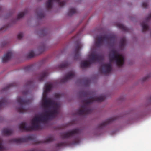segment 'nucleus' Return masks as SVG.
Instances as JSON below:
<instances>
[{
  "mask_svg": "<svg viewBox=\"0 0 151 151\" xmlns=\"http://www.w3.org/2000/svg\"><path fill=\"white\" fill-rule=\"evenodd\" d=\"M52 86V83L50 84H46L44 87V93L47 94L48 92L51 90Z\"/></svg>",
  "mask_w": 151,
  "mask_h": 151,
  "instance_id": "a211bd4d",
  "label": "nucleus"
},
{
  "mask_svg": "<svg viewBox=\"0 0 151 151\" xmlns=\"http://www.w3.org/2000/svg\"><path fill=\"white\" fill-rule=\"evenodd\" d=\"M23 36L22 33V32H20L18 35L17 37L19 39H21L22 38Z\"/></svg>",
  "mask_w": 151,
  "mask_h": 151,
  "instance_id": "2f4dec72",
  "label": "nucleus"
},
{
  "mask_svg": "<svg viewBox=\"0 0 151 151\" xmlns=\"http://www.w3.org/2000/svg\"><path fill=\"white\" fill-rule=\"evenodd\" d=\"M80 93L83 94L84 97H88L82 101L83 104L81 106V108L77 110L76 114L87 115L91 113L93 110L90 107V104L94 101H102L106 98L105 96H104L97 97L91 95V93L86 92L82 91L80 92Z\"/></svg>",
  "mask_w": 151,
  "mask_h": 151,
  "instance_id": "f03ea898",
  "label": "nucleus"
},
{
  "mask_svg": "<svg viewBox=\"0 0 151 151\" xmlns=\"http://www.w3.org/2000/svg\"><path fill=\"white\" fill-rule=\"evenodd\" d=\"M111 69V63L103 64L99 68V70L100 72L104 74H106L110 72Z\"/></svg>",
  "mask_w": 151,
  "mask_h": 151,
  "instance_id": "6e6552de",
  "label": "nucleus"
},
{
  "mask_svg": "<svg viewBox=\"0 0 151 151\" xmlns=\"http://www.w3.org/2000/svg\"><path fill=\"white\" fill-rule=\"evenodd\" d=\"M89 61H86L81 63V66L82 68L89 66L92 63L96 61H99L104 59L102 55L96 54L95 52L91 53L89 55Z\"/></svg>",
  "mask_w": 151,
  "mask_h": 151,
  "instance_id": "39448f33",
  "label": "nucleus"
},
{
  "mask_svg": "<svg viewBox=\"0 0 151 151\" xmlns=\"http://www.w3.org/2000/svg\"><path fill=\"white\" fill-rule=\"evenodd\" d=\"M8 101L6 98H3L0 99V108L4 107L5 105L8 104Z\"/></svg>",
  "mask_w": 151,
  "mask_h": 151,
  "instance_id": "6ab92c4d",
  "label": "nucleus"
},
{
  "mask_svg": "<svg viewBox=\"0 0 151 151\" xmlns=\"http://www.w3.org/2000/svg\"><path fill=\"white\" fill-rule=\"evenodd\" d=\"M105 40L108 44L113 46L115 44L116 38L114 35H105L103 36H100L96 39L95 45L97 47H100L103 44L104 40Z\"/></svg>",
  "mask_w": 151,
  "mask_h": 151,
  "instance_id": "7ed1b4c3",
  "label": "nucleus"
},
{
  "mask_svg": "<svg viewBox=\"0 0 151 151\" xmlns=\"http://www.w3.org/2000/svg\"><path fill=\"white\" fill-rule=\"evenodd\" d=\"M15 86L16 84L15 83H12L9 84H8L6 87L4 88L3 89V91H6L10 87H11L14 86Z\"/></svg>",
  "mask_w": 151,
  "mask_h": 151,
  "instance_id": "a878e982",
  "label": "nucleus"
},
{
  "mask_svg": "<svg viewBox=\"0 0 151 151\" xmlns=\"http://www.w3.org/2000/svg\"><path fill=\"white\" fill-rule=\"evenodd\" d=\"M150 77V75H147V76H146L145 77H144V78H143L142 79V81H146L147 79Z\"/></svg>",
  "mask_w": 151,
  "mask_h": 151,
  "instance_id": "473e14b6",
  "label": "nucleus"
},
{
  "mask_svg": "<svg viewBox=\"0 0 151 151\" xmlns=\"http://www.w3.org/2000/svg\"><path fill=\"white\" fill-rule=\"evenodd\" d=\"M33 139V137L32 136L29 135L24 138L18 139L14 138L12 139V141L17 143H20L26 142L29 140H32Z\"/></svg>",
  "mask_w": 151,
  "mask_h": 151,
  "instance_id": "9d476101",
  "label": "nucleus"
},
{
  "mask_svg": "<svg viewBox=\"0 0 151 151\" xmlns=\"http://www.w3.org/2000/svg\"><path fill=\"white\" fill-rule=\"evenodd\" d=\"M69 144L66 142H61L56 144V147H61L64 146H68Z\"/></svg>",
  "mask_w": 151,
  "mask_h": 151,
  "instance_id": "412c9836",
  "label": "nucleus"
},
{
  "mask_svg": "<svg viewBox=\"0 0 151 151\" xmlns=\"http://www.w3.org/2000/svg\"><path fill=\"white\" fill-rule=\"evenodd\" d=\"M81 132V130L78 128L75 129L67 132L63 133L61 134V136L63 139L68 138L73 136L74 134H79Z\"/></svg>",
  "mask_w": 151,
  "mask_h": 151,
  "instance_id": "0eeeda50",
  "label": "nucleus"
},
{
  "mask_svg": "<svg viewBox=\"0 0 151 151\" xmlns=\"http://www.w3.org/2000/svg\"><path fill=\"white\" fill-rule=\"evenodd\" d=\"M78 143V142L77 141V142H75V144Z\"/></svg>",
  "mask_w": 151,
  "mask_h": 151,
  "instance_id": "58836bf2",
  "label": "nucleus"
},
{
  "mask_svg": "<svg viewBox=\"0 0 151 151\" xmlns=\"http://www.w3.org/2000/svg\"><path fill=\"white\" fill-rule=\"evenodd\" d=\"M69 66V64L67 62H64L62 63L58 66V67L60 68H65Z\"/></svg>",
  "mask_w": 151,
  "mask_h": 151,
  "instance_id": "4be33fe9",
  "label": "nucleus"
},
{
  "mask_svg": "<svg viewBox=\"0 0 151 151\" xmlns=\"http://www.w3.org/2000/svg\"><path fill=\"white\" fill-rule=\"evenodd\" d=\"M75 76L74 73L70 72L67 74L61 80L62 82H65L72 79Z\"/></svg>",
  "mask_w": 151,
  "mask_h": 151,
  "instance_id": "ddd939ff",
  "label": "nucleus"
},
{
  "mask_svg": "<svg viewBox=\"0 0 151 151\" xmlns=\"http://www.w3.org/2000/svg\"><path fill=\"white\" fill-rule=\"evenodd\" d=\"M87 83H90L89 81H87Z\"/></svg>",
  "mask_w": 151,
  "mask_h": 151,
  "instance_id": "ea45409f",
  "label": "nucleus"
},
{
  "mask_svg": "<svg viewBox=\"0 0 151 151\" xmlns=\"http://www.w3.org/2000/svg\"><path fill=\"white\" fill-rule=\"evenodd\" d=\"M2 139L1 138H0V151H3L5 150V148L2 145Z\"/></svg>",
  "mask_w": 151,
  "mask_h": 151,
  "instance_id": "c85d7f7f",
  "label": "nucleus"
},
{
  "mask_svg": "<svg viewBox=\"0 0 151 151\" xmlns=\"http://www.w3.org/2000/svg\"><path fill=\"white\" fill-rule=\"evenodd\" d=\"M29 83L28 84V85H30L32 83V81H28Z\"/></svg>",
  "mask_w": 151,
  "mask_h": 151,
  "instance_id": "e433bc0d",
  "label": "nucleus"
},
{
  "mask_svg": "<svg viewBox=\"0 0 151 151\" xmlns=\"http://www.w3.org/2000/svg\"><path fill=\"white\" fill-rule=\"evenodd\" d=\"M150 101L151 102V96L150 97Z\"/></svg>",
  "mask_w": 151,
  "mask_h": 151,
  "instance_id": "4c0bfd02",
  "label": "nucleus"
},
{
  "mask_svg": "<svg viewBox=\"0 0 151 151\" xmlns=\"http://www.w3.org/2000/svg\"><path fill=\"white\" fill-rule=\"evenodd\" d=\"M27 13V10H25L24 12H21L18 15L17 19H20L21 18L23 17L25 14Z\"/></svg>",
  "mask_w": 151,
  "mask_h": 151,
  "instance_id": "393cba45",
  "label": "nucleus"
},
{
  "mask_svg": "<svg viewBox=\"0 0 151 151\" xmlns=\"http://www.w3.org/2000/svg\"><path fill=\"white\" fill-rule=\"evenodd\" d=\"M37 16L39 18H41L44 16V14L42 12H40L37 13Z\"/></svg>",
  "mask_w": 151,
  "mask_h": 151,
  "instance_id": "7c9ffc66",
  "label": "nucleus"
},
{
  "mask_svg": "<svg viewBox=\"0 0 151 151\" xmlns=\"http://www.w3.org/2000/svg\"><path fill=\"white\" fill-rule=\"evenodd\" d=\"M48 74V70H44L37 76V78L40 81H43Z\"/></svg>",
  "mask_w": 151,
  "mask_h": 151,
  "instance_id": "4468645a",
  "label": "nucleus"
},
{
  "mask_svg": "<svg viewBox=\"0 0 151 151\" xmlns=\"http://www.w3.org/2000/svg\"><path fill=\"white\" fill-rule=\"evenodd\" d=\"M1 30H2V29H0Z\"/></svg>",
  "mask_w": 151,
  "mask_h": 151,
  "instance_id": "79ce46f5",
  "label": "nucleus"
},
{
  "mask_svg": "<svg viewBox=\"0 0 151 151\" xmlns=\"http://www.w3.org/2000/svg\"><path fill=\"white\" fill-rule=\"evenodd\" d=\"M60 0H48L46 3V6L48 9H49L52 8V4L53 1H56L58 3L59 5L61 7L64 6L66 3L65 0L62 2H60Z\"/></svg>",
  "mask_w": 151,
  "mask_h": 151,
  "instance_id": "1a4fd4ad",
  "label": "nucleus"
},
{
  "mask_svg": "<svg viewBox=\"0 0 151 151\" xmlns=\"http://www.w3.org/2000/svg\"><path fill=\"white\" fill-rule=\"evenodd\" d=\"M17 101L20 105V107L17 109V111L20 113L27 112L28 109L26 108V105L30 102V101L23 99L21 97H18Z\"/></svg>",
  "mask_w": 151,
  "mask_h": 151,
  "instance_id": "423d86ee",
  "label": "nucleus"
},
{
  "mask_svg": "<svg viewBox=\"0 0 151 151\" xmlns=\"http://www.w3.org/2000/svg\"><path fill=\"white\" fill-rule=\"evenodd\" d=\"M142 6L144 8H146L147 6V4L146 3L144 2L142 3Z\"/></svg>",
  "mask_w": 151,
  "mask_h": 151,
  "instance_id": "72a5a7b5",
  "label": "nucleus"
},
{
  "mask_svg": "<svg viewBox=\"0 0 151 151\" xmlns=\"http://www.w3.org/2000/svg\"><path fill=\"white\" fill-rule=\"evenodd\" d=\"M33 65H31L26 66L24 68V70L26 71H27L30 70L33 67Z\"/></svg>",
  "mask_w": 151,
  "mask_h": 151,
  "instance_id": "c756f323",
  "label": "nucleus"
},
{
  "mask_svg": "<svg viewBox=\"0 0 151 151\" xmlns=\"http://www.w3.org/2000/svg\"><path fill=\"white\" fill-rule=\"evenodd\" d=\"M1 7H0V10H1Z\"/></svg>",
  "mask_w": 151,
  "mask_h": 151,
  "instance_id": "a19ab883",
  "label": "nucleus"
},
{
  "mask_svg": "<svg viewBox=\"0 0 151 151\" xmlns=\"http://www.w3.org/2000/svg\"><path fill=\"white\" fill-rule=\"evenodd\" d=\"M109 58L110 63L115 61L117 65L119 67L122 65L124 63V56L115 50H111L109 55Z\"/></svg>",
  "mask_w": 151,
  "mask_h": 151,
  "instance_id": "20e7f679",
  "label": "nucleus"
},
{
  "mask_svg": "<svg viewBox=\"0 0 151 151\" xmlns=\"http://www.w3.org/2000/svg\"><path fill=\"white\" fill-rule=\"evenodd\" d=\"M141 25L142 27L143 32H144L148 29V26L146 22H142L141 23Z\"/></svg>",
  "mask_w": 151,
  "mask_h": 151,
  "instance_id": "5701e85b",
  "label": "nucleus"
},
{
  "mask_svg": "<svg viewBox=\"0 0 151 151\" xmlns=\"http://www.w3.org/2000/svg\"><path fill=\"white\" fill-rule=\"evenodd\" d=\"M116 118L115 117L111 118L106 119L105 121L103 122L98 126V128L99 129H102L104 127L108 124L111 123L112 122L115 120Z\"/></svg>",
  "mask_w": 151,
  "mask_h": 151,
  "instance_id": "9b49d317",
  "label": "nucleus"
},
{
  "mask_svg": "<svg viewBox=\"0 0 151 151\" xmlns=\"http://www.w3.org/2000/svg\"><path fill=\"white\" fill-rule=\"evenodd\" d=\"M35 55V53L33 50H31L28 54L27 55V58H33Z\"/></svg>",
  "mask_w": 151,
  "mask_h": 151,
  "instance_id": "cd10ccee",
  "label": "nucleus"
},
{
  "mask_svg": "<svg viewBox=\"0 0 151 151\" xmlns=\"http://www.w3.org/2000/svg\"><path fill=\"white\" fill-rule=\"evenodd\" d=\"M151 18V14L149 15L148 17L146 18V22L148 21Z\"/></svg>",
  "mask_w": 151,
  "mask_h": 151,
  "instance_id": "f704fd0d",
  "label": "nucleus"
},
{
  "mask_svg": "<svg viewBox=\"0 0 151 151\" xmlns=\"http://www.w3.org/2000/svg\"><path fill=\"white\" fill-rule=\"evenodd\" d=\"M81 47V45L80 42L77 43L76 46L75 50L74 58L77 60L80 58V54L79 52V50Z\"/></svg>",
  "mask_w": 151,
  "mask_h": 151,
  "instance_id": "f8f14e48",
  "label": "nucleus"
},
{
  "mask_svg": "<svg viewBox=\"0 0 151 151\" xmlns=\"http://www.w3.org/2000/svg\"><path fill=\"white\" fill-rule=\"evenodd\" d=\"M12 52L11 51H10L8 52L2 58V62L4 63L9 60L12 57Z\"/></svg>",
  "mask_w": 151,
  "mask_h": 151,
  "instance_id": "2eb2a0df",
  "label": "nucleus"
},
{
  "mask_svg": "<svg viewBox=\"0 0 151 151\" xmlns=\"http://www.w3.org/2000/svg\"><path fill=\"white\" fill-rule=\"evenodd\" d=\"M126 42V39L125 37L122 38L120 42V46L121 47H123Z\"/></svg>",
  "mask_w": 151,
  "mask_h": 151,
  "instance_id": "bb28decb",
  "label": "nucleus"
},
{
  "mask_svg": "<svg viewBox=\"0 0 151 151\" xmlns=\"http://www.w3.org/2000/svg\"><path fill=\"white\" fill-rule=\"evenodd\" d=\"M116 26L118 28L123 31H128V29L127 28L124 26V25L121 23L117 24Z\"/></svg>",
  "mask_w": 151,
  "mask_h": 151,
  "instance_id": "aec40b11",
  "label": "nucleus"
},
{
  "mask_svg": "<svg viewBox=\"0 0 151 151\" xmlns=\"http://www.w3.org/2000/svg\"><path fill=\"white\" fill-rule=\"evenodd\" d=\"M13 130L11 129L4 128L2 130V134L5 135H10L12 134Z\"/></svg>",
  "mask_w": 151,
  "mask_h": 151,
  "instance_id": "dca6fc26",
  "label": "nucleus"
},
{
  "mask_svg": "<svg viewBox=\"0 0 151 151\" xmlns=\"http://www.w3.org/2000/svg\"><path fill=\"white\" fill-rule=\"evenodd\" d=\"M28 92L27 91H25V92H23V94H24L26 95L28 94Z\"/></svg>",
  "mask_w": 151,
  "mask_h": 151,
  "instance_id": "c9c22d12",
  "label": "nucleus"
},
{
  "mask_svg": "<svg viewBox=\"0 0 151 151\" xmlns=\"http://www.w3.org/2000/svg\"><path fill=\"white\" fill-rule=\"evenodd\" d=\"M76 11L75 8H72L70 9L68 14L69 16H71L76 13Z\"/></svg>",
  "mask_w": 151,
  "mask_h": 151,
  "instance_id": "b1692460",
  "label": "nucleus"
},
{
  "mask_svg": "<svg viewBox=\"0 0 151 151\" xmlns=\"http://www.w3.org/2000/svg\"><path fill=\"white\" fill-rule=\"evenodd\" d=\"M54 140V137L53 136H50L48 137L43 141H37L36 142V144H38L42 143H49L50 142L53 141Z\"/></svg>",
  "mask_w": 151,
  "mask_h": 151,
  "instance_id": "f3484780",
  "label": "nucleus"
},
{
  "mask_svg": "<svg viewBox=\"0 0 151 151\" xmlns=\"http://www.w3.org/2000/svg\"><path fill=\"white\" fill-rule=\"evenodd\" d=\"M42 106L46 109L52 108V110H45L44 114L40 116H36L31 121V126H28L25 122L19 124V129L22 131H31L41 129L40 123H45L50 119L55 117L58 114L59 105L50 99H47L46 95H44L42 100Z\"/></svg>",
  "mask_w": 151,
  "mask_h": 151,
  "instance_id": "f257e3e1",
  "label": "nucleus"
}]
</instances>
